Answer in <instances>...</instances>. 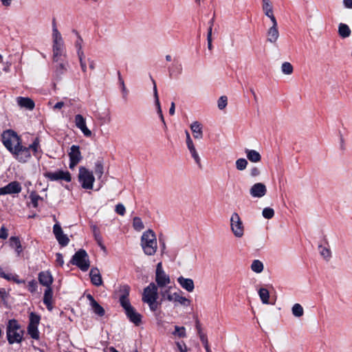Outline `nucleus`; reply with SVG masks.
Wrapping results in <instances>:
<instances>
[{"instance_id": "1", "label": "nucleus", "mask_w": 352, "mask_h": 352, "mask_svg": "<svg viewBox=\"0 0 352 352\" xmlns=\"http://www.w3.org/2000/svg\"><path fill=\"white\" fill-rule=\"evenodd\" d=\"M121 295L119 301L121 306L124 308L126 315L129 320L135 325H139L142 321V316L140 314L130 303L129 295L130 287L128 285H123L120 288Z\"/></svg>"}, {"instance_id": "2", "label": "nucleus", "mask_w": 352, "mask_h": 352, "mask_svg": "<svg viewBox=\"0 0 352 352\" xmlns=\"http://www.w3.org/2000/svg\"><path fill=\"white\" fill-rule=\"evenodd\" d=\"M141 246L145 254L153 256L157 250L156 235L152 230L145 231L141 237Z\"/></svg>"}, {"instance_id": "3", "label": "nucleus", "mask_w": 352, "mask_h": 352, "mask_svg": "<svg viewBox=\"0 0 352 352\" xmlns=\"http://www.w3.org/2000/svg\"><path fill=\"white\" fill-rule=\"evenodd\" d=\"M157 286L154 283H151L144 289L142 300L144 302L148 304L152 311H155L158 309L159 306V303L157 301Z\"/></svg>"}, {"instance_id": "4", "label": "nucleus", "mask_w": 352, "mask_h": 352, "mask_svg": "<svg viewBox=\"0 0 352 352\" xmlns=\"http://www.w3.org/2000/svg\"><path fill=\"white\" fill-rule=\"evenodd\" d=\"M7 338L10 344L20 343L22 341L23 331L16 320H10L7 325Z\"/></svg>"}, {"instance_id": "5", "label": "nucleus", "mask_w": 352, "mask_h": 352, "mask_svg": "<svg viewBox=\"0 0 352 352\" xmlns=\"http://www.w3.org/2000/svg\"><path fill=\"white\" fill-rule=\"evenodd\" d=\"M2 141L6 148L12 153L19 148L21 144V140L13 131L8 130L2 134Z\"/></svg>"}, {"instance_id": "6", "label": "nucleus", "mask_w": 352, "mask_h": 352, "mask_svg": "<svg viewBox=\"0 0 352 352\" xmlns=\"http://www.w3.org/2000/svg\"><path fill=\"white\" fill-rule=\"evenodd\" d=\"M78 177L82 188L87 190L93 189L95 177L92 171L84 166H80Z\"/></svg>"}, {"instance_id": "7", "label": "nucleus", "mask_w": 352, "mask_h": 352, "mask_svg": "<svg viewBox=\"0 0 352 352\" xmlns=\"http://www.w3.org/2000/svg\"><path fill=\"white\" fill-rule=\"evenodd\" d=\"M53 58L54 61H58L59 57L63 53V40L60 33L58 32L56 25H53Z\"/></svg>"}, {"instance_id": "8", "label": "nucleus", "mask_w": 352, "mask_h": 352, "mask_svg": "<svg viewBox=\"0 0 352 352\" xmlns=\"http://www.w3.org/2000/svg\"><path fill=\"white\" fill-rule=\"evenodd\" d=\"M230 230L236 238H241L244 235L245 227L237 212H233L230 217Z\"/></svg>"}, {"instance_id": "9", "label": "nucleus", "mask_w": 352, "mask_h": 352, "mask_svg": "<svg viewBox=\"0 0 352 352\" xmlns=\"http://www.w3.org/2000/svg\"><path fill=\"white\" fill-rule=\"evenodd\" d=\"M71 263L85 272L89 267V260L87 253L84 250H79L73 256Z\"/></svg>"}, {"instance_id": "10", "label": "nucleus", "mask_w": 352, "mask_h": 352, "mask_svg": "<svg viewBox=\"0 0 352 352\" xmlns=\"http://www.w3.org/2000/svg\"><path fill=\"white\" fill-rule=\"evenodd\" d=\"M155 282L157 286L160 287H166L170 282L168 275H167L162 268V263H158L155 271Z\"/></svg>"}, {"instance_id": "11", "label": "nucleus", "mask_w": 352, "mask_h": 352, "mask_svg": "<svg viewBox=\"0 0 352 352\" xmlns=\"http://www.w3.org/2000/svg\"><path fill=\"white\" fill-rule=\"evenodd\" d=\"M12 153L14 155L16 159L21 163L26 162L31 156L30 148L25 147L21 144H20L19 148H16Z\"/></svg>"}, {"instance_id": "12", "label": "nucleus", "mask_w": 352, "mask_h": 352, "mask_svg": "<svg viewBox=\"0 0 352 352\" xmlns=\"http://www.w3.org/2000/svg\"><path fill=\"white\" fill-rule=\"evenodd\" d=\"M271 22L272 26L267 31V41L272 44H276L280 36L278 23L276 20Z\"/></svg>"}, {"instance_id": "13", "label": "nucleus", "mask_w": 352, "mask_h": 352, "mask_svg": "<svg viewBox=\"0 0 352 352\" xmlns=\"http://www.w3.org/2000/svg\"><path fill=\"white\" fill-rule=\"evenodd\" d=\"M69 156L70 160L69 168H74L82 159L80 147L76 145H72L70 148Z\"/></svg>"}, {"instance_id": "14", "label": "nucleus", "mask_w": 352, "mask_h": 352, "mask_svg": "<svg viewBox=\"0 0 352 352\" xmlns=\"http://www.w3.org/2000/svg\"><path fill=\"white\" fill-rule=\"evenodd\" d=\"M74 122L76 126L79 129L83 135L86 137H91L92 135L91 131L87 128L86 125L85 118L80 114L75 116Z\"/></svg>"}, {"instance_id": "15", "label": "nucleus", "mask_w": 352, "mask_h": 352, "mask_svg": "<svg viewBox=\"0 0 352 352\" xmlns=\"http://www.w3.org/2000/svg\"><path fill=\"white\" fill-rule=\"evenodd\" d=\"M45 177L52 181L64 180L69 182L72 179L70 173L68 171L59 170L57 172H50L45 174Z\"/></svg>"}, {"instance_id": "16", "label": "nucleus", "mask_w": 352, "mask_h": 352, "mask_svg": "<svg viewBox=\"0 0 352 352\" xmlns=\"http://www.w3.org/2000/svg\"><path fill=\"white\" fill-rule=\"evenodd\" d=\"M267 188L263 183H256L250 189V194L252 197L261 198L265 195Z\"/></svg>"}, {"instance_id": "17", "label": "nucleus", "mask_w": 352, "mask_h": 352, "mask_svg": "<svg viewBox=\"0 0 352 352\" xmlns=\"http://www.w3.org/2000/svg\"><path fill=\"white\" fill-rule=\"evenodd\" d=\"M53 232L60 245L62 246H65L69 243V239L67 235L63 233V230L59 224L56 223L54 226Z\"/></svg>"}, {"instance_id": "18", "label": "nucleus", "mask_w": 352, "mask_h": 352, "mask_svg": "<svg viewBox=\"0 0 352 352\" xmlns=\"http://www.w3.org/2000/svg\"><path fill=\"white\" fill-rule=\"evenodd\" d=\"M167 300L179 303L183 306L188 307L190 304V300L186 297L180 296L178 293H173V294H168Z\"/></svg>"}, {"instance_id": "19", "label": "nucleus", "mask_w": 352, "mask_h": 352, "mask_svg": "<svg viewBox=\"0 0 352 352\" xmlns=\"http://www.w3.org/2000/svg\"><path fill=\"white\" fill-rule=\"evenodd\" d=\"M262 10L266 16L271 21L276 20L273 10V6L270 0H262Z\"/></svg>"}, {"instance_id": "20", "label": "nucleus", "mask_w": 352, "mask_h": 352, "mask_svg": "<svg viewBox=\"0 0 352 352\" xmlns=\"http://www.w3.org/2000/svg\"><path fill=\"white\" fill-rule=\"evenodd\" d=\"M18 105L29 111H32L34 109L35 104L33 100L28 97H18L16 98Z\"/></svg>"}, {"instance_id": "21", "label": "nucleus", "mask_w": 352, "mask_h": 352, "mask_svg": "<svg viewBox=\"0 0 352 352\" xmlns=\"http://www.w3.org/2000/svg\"><path fill=\"white\" fill-rule=\"evenodd\" d=\"M3 188L5 195L19 193L21 191V186L16 181L12 182Z\"/></svg>"}, {"instance_id": "22", "label": "nucleus", "mask_w": 352, "mask_h": 352, "mask_svg": "<svg viewBox=\"0 0 352 352\" xmlns=\"http://www.w3.org/2000/svg\"><path fill=\"white\" fill-rule=\"evenodd\" d=\"M38 280L40 283L47 288L51 287V285L53 282V278L50 272H41L38 274Z\"/></svg>"}, {"instance_id": "23", "label": "nucleus", "mask_w": 352, "mask_h": 352, "mask_svg": "<svg viewBox=\"0 0 352 352\" xmlns=\"http://www.w3.org/2000/svg\"><path fill=\"white\" fill-rule=\"evenodd\" d=\"M177 282L180 286L188 292H192L195 289V285L192 279L179 276Z\"/></svg>"}, {"instance_id": "24", "label": "nucleus", "mask_w": 352, "mask_h": 352, "mask_svg": "<svg viewBox=\"0 0 352 352\" xmlns=\"http://www.w3.org/2000/svg\"><path fill=\"white\" fill-rule=\"evenodd\" d=\"M89 276L91 281L95 286H100L102 285V279L99 270L96 267L90 270Z\"/></svg>"}, {"instance_id": "25", "label": "nucleus", "mask_w": 352, "mask_h": 352, "mask_svg": "<svg viewBox=\"0 0 352 352\" xmlns=\"http://www.w3.org/2000/svg\"><path fill=\"white\" fill-rule=\"evenodd\" d=\"M52 298V289L51 287L46 288L44 293L43 302L47 306V308L49 311H52L53 309Z\"/></svg>"}, {"instance_id": "26", "label": "nucleus", "mask_w": 352, "mask_h": 352, "mask_svg": "<svg viewBox=\"0 0 352 352\" xmlns=\"http://www.w3.org/2000/svg\"><path fill=\"white\" fill-rule=\"evenodd\" d=\"M190 129L192 131L194 138L201 140L203 138L202 126L199 122H193L190 124Z\"/></svg>"}, {"instance_id": "27", "label": "nucleus", "mask_w": 352, "mask_h": 352, "mask_svg": "<svg viewBox=\"0 0 352 352\" xmlns=\"http://www.w3.org/2000/svg\"><path fill=\"white\" fill-rule=\"evenodd\" d=\"M188 149L191 155V157L193 158L195 164L197 165L198 168L201 169L202 168V164L201 162V158L199 155V153L195 146L194 144H192L190 146H187Z\"/></svg>"}, {"instance_id": "28", "label": "nucleus", "mask_w": 352, "mask_h": 352, "mask_svg": "<svg viewBox=\"0 0 352 352\" xmlns=\"http://www.w3.org/2000/svg\"><path fill=\"white\" fill-rule=\"evenodd\" d=\"M245 153L247 158L252 162L257 163L261 160V155L255 150L245 149Z\"/></svg>"}, {"instance_id": "29", "label": "nucleus", "mask_w": 352, "mask_h": 352, "mask_svg": "<svg viewBox=\"0 0 352 352\" xmlns=\"http://www.w3.org/2000/svg\"><path fill=\"white\" fill-rule=\"evenodd\" d=\"M9 242L10 247L14 248L17 254L19 255L22 252L23 249L19 237L11 236L9 239Z\"/></svg>"}, {"instance_id": "30", "label": "nucleus", "mask_w": 352, "mask_h": 352, "mask_svg": "<svg viewBox=\"0 0 352 352\" xmlns=\"http://www.w3.org/2000/svg\"><path fill=\"white\" fill-rule=\"evenodd\" d=\"M91 228H92L94 236L96 241H97L98 244L100 245V247H101L102 249L104 250L105 247L102 244V239L100 235V232L98 228L96 226H92Z\"/></svg>"}, {"instance_id": "31", "label": "nucleus", "mask_w": 352, "mask_h": 352, "mask_svg": "<svg viewBox=\"0 0 352 352\" xmlns=\"http://www.w3.org/2000/svg\"><path fill=\"white\" fill-rule=\"evenodd\" d=\"M338 33L341 37L346 38L350 36L351 30L347 25L340 23L338 27Z\"/></svg>"}, {"instance_id": "32", "label": "nucleus", "mask_w": 352, "mask_h": 352, "mask_svg": "<svg viewBox=\"0 0 352 352\" xmlns=\"http://www.w3.org/2000/svg\"><path fill=\"white\" fill-rule=\"evenodd\" d=\"M251 270L257 274L261 273L263 271V263L259 260H254L250 266Z\"/></svg>"}, {"instance_id": "33", "label": "nucleus", "mask_w": 352, "mask_h": 352, "mask_svg": "<svg viewBox=\"0 0 352 352\" xmlns=\"http://www.w3.org/2000/svg\"><path fill=\"white\" fill-rule=\"evenodd\" d=\"M320 256L327 261H329L331 258V252L329 248L323 247L320 245L318 246Z\"/></svg>"}, {"instance_id": "34", "label": "nucleus", "mask_w": 352, "mask_h": 352, "mask_svg": "<svg viewBox=\"0 0 352 352\" xmlns=\"http://www.w3.org/2000/svg\"><path fill=\"white\" fill-rule=\"evenodd\" d=\"M258 295L263 304H270V292L267 289L263 287L261 288L258 290Z\"/></svg>"}, {"instance_id": "35", "label": "nucleus", "mask_w": 352, "mask_h": 352, "mask_svg": "<svg viewBox=\"0 0 352 352\" xmlns=\"http://www.w3.org/2000/svg\"><path fill=\"white\" fill-rule=\"evenodd\" d=\"M292 312L294 316L300 318L304 314V309L301 305L296 303L292 307Z\"/></svg>"}, {"instance_id": "36", "label": "nucleus", "mask_w": 352, "mask_h": 352, "mask_svg": "<svg viewBox=\"0 0 352 352\" xmlns=\"http://www.w3.org/2000/svg\"><path fill=\"white\" fill-rule=\"evenodd\" d=\"M94 172L98 179H100L104 173V166L101 161H97L95 164Z\"/></svg>"}, {"instance_id": "37", "label": "nucleus", "mask_w": 352, "mask_h": 352, "mask_svg": "<svg viewBox=\"0 0 352 352\" xmlns=\"http://www.w3.org/2000/svg\"><path fill=\"white\" fill-rule=\"evenodd\" d=\"M93 311L98 315L99 316H103L104 315V309L101 307L97 302H94L91 305Z\"/></svg>"}, {"instance_id": "38", "label": "nucleus", "mask_w": 352, "mask_h": 352, "mask_svg": "<svg viewBox=\"0 0 352 352\" xmlns=\"http://www.w3.org/2000/svg\"><path fill=\"white\" fill-rule=\"evenodd\" d=\"M173 335L178 338H185L186 336L185 327L175 326V331L173 332Z\"/></svg>"}, {"instance_id": "39", "label": "nucleus", "mask_w": 352, "mask_h": 352, "mask_svg": "<svg viewBox=\"0 0 352 352\" xmlns=\"http://www.w3.org/2000/svg\"><path fill=\"white\" fill-rule=\"evenodd\" d=\"M294 70L293 66L289 62H285L281 65V71L286 75H290L292 74Z\"/></svg>"}, {"instance_id": "40", "label": "nucleus", "mask_w": 352, "mask_h": 352, "mask_svg": "<svg viewBox=\"0 0 352 352\" xmlns=\"http://www.w3.org/2000/svg\"><path fill=\"white\" fill-rule=\"evenodd\" d=\"M133 227L137 231H141L144 229V226L143 222L140 217H135L133 218Z\"/></svg>"}, {"instance_id": "41", "label": "nucleus", "mask_w": 352, "mask_h": 352, "mask_svg": "<svg viewBox=\"0 0 352 352\" xmlns=\"http://www.w3.org/2000/svg\"><path fill=\"white\" fill-rule=\"evenodd\" d=\"M28 331L33 339L38 338L39 333L38 331V326L28 325Z\"/></svg>"}, {"instance_id": "42", "label": "nucleus", "mask_w": 352, "mask_h": 352, "mask_svg": "<svg viewBox=\"0 0 352 352\" xmlns=\"http://www.w3.org/2000/svg\"><path fill=\"white\" fill-rule=\"evenodd\" d=\"M248 161L244 158H239L236 161V168L238 170H243L247 168Z\"/></svg>"}, {"instance_id": "43", "label": "nucleus", "mask_w": 352, "mask_h": 352, "mask_svg": "<svg viewBox=\"0 0 352 352\" xmlns=\"http://www.w3.org/2000/svg\"><path fill=\"white\" fill-rule=\"evenodd\" d=\"M262 215L265 219H270L274 216V210L271 208H265L263 210Z\"/></svg>"}, {"instance_id": "44", "label": "nucleus", "mask_w": 352, "mask_h": 352, "mask_svg": "<svg viewBox=\"0 0 352 352\" xmlns=\"http://www.w3.org/2000/svg\"><path fill=\"white\" fill-rule=\"evenodd\" d=\"M39 321L40 317L34 313H31L30 315V323L28 325L38 326Z\"/></svg>"}, {"instance_id": "45", "label": "nucleus", "mask_w": 352, "mask_h": 352, "mask_svg": "<svg viewBox=\"0 0 352 352\" xmlns=\"http://www.w3.org/2000/svg\"><path fill=\"white\" fill-rule=\"evenodd\" d=\"M152 82H153V96H154V98H155V103L157 109H158L159 107H160V100H159L157 86H156L155 81L153 79H152Z\"/></svg>"}, {"instance_id": "46", "label": "nucleus", "mask_w": 352, "mask_h": 352, "mask_svg": "<svg viewBox=\"0 0 352 352\" xmlns=\"http://www.w3.org/2000/svg\"><path fill=\"white\" fill-rule=\"evenodd\" d=\"M228 103V98L226 96H221L218 100V107L219 109L222 110L223 109Z\"/></svg>"}, {"instance_id": "47", "label": "nucleus", "mask_w": 352, "mask_h": 352, "mask_svg": "<svg viewBox=\"0 0 352 352\" xmlns=\"http://www.w3.org/2000/svg\"><path fill=\"white\" fill-rule=\"evenodd\" d=\"M30 198L31 199L33 206L34 208H36L38 206V201L41 199V197L36 194L35 192H32L30 195Z\"/></svg>"}, {"instance_id": "48", "label": "nucleus", "mask_w": 352, "mask_h": 352, "mask_svg": "<svg viewBox=\"0 0 352 352\" xmlns=\"http://www.w3.org/2000/svg\"><path fill=\"white\" fill-rule=\"evenodd\" d=\"M197 329H198V333H199L200 340L202 342V343L204 344V347L208 346V341L206 336L201 332V329L198 325H197Z\"/></svg>"}, {"instance_id": "49", "label": "nucleus", "mask_w": 352, "mask_h": 352, "mask_svg": "<svg viewBox=\"0 0 352 352\" xmlns=\"http://www.w3.org/2000/svg\"><path fill=\"white\" fill-rule=\"evenodd\" d=\"M30 148V150L32 149L34 153L36 154L37 152H38V148H39V142H38V138H36L34 142H32V144H31L29 147Z\"/></svg>"}, {"instance_id": "50", "label": "nucleus", "mask_w": 352, "mask_h": 352, "mask_svg": "<svg viewBox=\"0 0 352 352\" xmlns=\"http://www.w3.org/2000/svg\"><path fill=\"white\" fill-rule=\"evenodd\" d=\"M79 60L82 72H85L87 70V66L85 62L83 60L84 53L83 52H79Z\"/></svg>"}, {"instance_id": "51", "label": "nucleus", "mask_w": 352, "mask_h": 352, "mask_svg": "<svg viewBox=\"0 0 352 352\" xmlns=\"http://www.w3.org/2000/svg\"><path fill=\"white\" fill-rule=\"evenodd\" d=\"M175 344L180 352H187L188 348L184 342H176Z\"/></svg>"}, {"instance_id": "52", "label": "nucleus", "mask_w": 352, "mask_h": 352, "mask_svg": "<svg viewBox=\"0 0 352 352\" xmlns=\"http://www.w3.org/2000/svg\"><path fill=\"white\" fill-rule=\"evenodd\" d=\"M125 207L122 204H118L116 206V212L119 214L120 215L123 216L125 213Z\"/></svg>"}, {"instance_id": "53", "label": "nucleus", "mask_w": 352, "mask_h": 352, "mask_svg": "<svg viewBox=\"0 0 352 352\" xmlns=\"http://www.w3.org/2000/svg\"><path fill=\"white\" fill-rule=\"evenodd\" d=\"M82 39L81 36L78 34V40L76 42V47L78 49V50H77L78 56H79V52H82Z\"/></svg>"}, {"instance_id": "54", "label": "nucleus", "mask_w": 352, "mask_h": 352, "mask_svg": "<svg viewBox=\"0 0 352 352\" xmlns=\"http://www.w3.org/2000/svg\"><path fill=\"white\" fill-rule=\"evenodd\" d=\"M207 41H208V48L211 50L212 48V34H211V28H208V34H207Z\"/></svg>"}, {"instance_id": "55", "label": "nucleus", "mask_w": 352, "mask_h": 352, "mask_svg": "<svg viewBox=\"0 0 352 352\" xmlns=\"http://www.w3.org/2000/svg\"><path fill=\"white\" fill-rule=\"evenodd\" d=\"M8 236V230L4 226H2L0 229V239H6Z\"/></svg>"}, {"instance_id": "56", "label": "nucleus", "mask_w": 352, "mask_h": 352, "mask_svg": "<svg viewBox=\"0 0 352 352\" xmlns=\"http://www.w3.org/2000/svg\"><path fill=\"white\" fill-rule=\"evenodd\" d=\"M37 284L34 280H32L28 283V289L32 293L34 292L36 290Z\"/></svg>"}, {"instance_id": "57", "label": "nucleus", "mask_w": 352, "mask_h": 352, "mask_svg": "<svg viewBox=\"0 0 352 352\" xmlns=\"http://www.w3.org/2000/svg\"><path fill=\"white\" fill-rule=\"evenodd\" d=\"M56 262L58 265L63 266L64 264L63 256L60 253L56 254Z\"/></svg>"}, {"instance_id": "58", "label": "nucleus", "mask_w": 352, "mask_h": 352, "mask_svg": "<svg viewBox=\"0 0 352 352\" xmlns=\"http://www.w3.org/2000/svg\"><path fill=\"white\" fill-rule=\"evenodd\" d=\"M261 171L257 167H254L250 170V175L252 177H257L260 175Z\"/></svg>"}, {"instance_id": "59", "label": "nucleus", "mask_w": 352, "mask_h": 352, "mask_svg": "<svg viewBox=\"0 0 352 352\" xmlns=\"http://www.w3.org/2000/svg\"><path fill=\"white\" fill-rule=\"evenodd\" d=\"M0 276L1 278H3L6 280H11L12 279V275L11 274H6L3 271L2 267L0 266Z\"/></svg>"}, {"instance_id": "60", "label": "nucleus", "mask_w": 352, "mask_h": 352, "mask_svg": "<svg viewBox=\"0 0 352 352\" xmlns=\"http://www.w3.org/2000/svg\"><path fill=\"white\" fill-rule=\"evenodd\" d=\"M186 142L187 146L194 144L190 136V134H189L188 131H186Z\"/></svg>"}, {"instance_id": "61", "label": "nucleus", "mask_w": 352, "mask_h": 352, "mask_svg": "<svg viewBox=\"0 0 352 352\" xmlns=\"http://www.w3.org/2000/svg\"><path fill=\"white\" fill-rule=\"evenodd\" d=\"M118 76L119 82H120V85L122 87V90L125 91L126 88H125V85H124V82L123 78L121 76V74H120V72H118Z\"/></svg>"}, {"instance_id": "62", "label": "nucleus", "mask_w": 352, "mask_h": 352, "mask_svg": "<svg viewBox=\"0 0 352 352\" xmlns=\"http://www.w3.org/2000/svg\"><path fill=\"white\" fill-rule=\"evenodd\" d=\"M343 3L346 8L352 9V0H343Z\"/></svg>"}, {"instance_id": "63", "label": "nucleus", "mask_w": 352, "mask_h": 352, "mask_svg": "<svg viewBox=\"0 0 352 352\" xmlns=\"http://www.w3.org/2000/svg\"><path fill=\"white\" fill-rule=\"evenodd\" d=\"M168 294H173L170 292L169 289H166L161 292V295L164 299L167 300Z\"/></svg>"}, {"instance_id": "64", "label": "nucleus", "mask_w": 352, "mask_h": 352, "mask_svg": "<svg viewBox=\"0 0 352 352\" xmlns=\"http://www.w3.org/2000/svg\"><path fill=\"white\" fill-rule=\"evenodd\" d=\"M65 105L64 102L60 101V102H58L54 106V109H60L63 106Z\"/></svg>"}]
</instances>
